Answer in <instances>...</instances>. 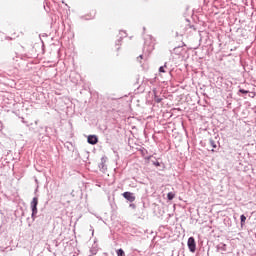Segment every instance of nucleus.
<instances>
[{"label":"nucleus","instance_id":"39448f33","mask_svg":"<svg viewBox=\"0 0 256 256\" xmlns=\"http://www.w3.org/2000/svg\"><path fill=\"white\" fill-rule=\"evenodd\" d=\"M167 198H168L169 201H173V199H175V193L169 192L167 194Z\"/></svg>","mask_w":256,"mask_h":256},{"label":"nucleus","instance_id":"20e7f679","mask_svg":"<svg viewBox=\"0 0 256 256\" xmlns=\"http://www.w3.org/2000/svg\"><path fill=\"white\" fill-rule=\"evenodd\" d=\"M88 143L90 145H97V143H99V138H97L95 135H90L88 136Z\"/></svg>","mask_w":256,"mask_h":256},{"label":"nucleus","instance_id":"1a4fd4ad","mask_svg":"<svg viewBox=\"0 0 256 256\" xmlns=\"http://www.w3.org/2000/svg\"><path fill=\"white\" fill-rule=\"evenodd\" d=\"M239 93H243L244 95H247V93H249V91L245 90V89H240Z\"/></svg>","mask_w":256,"mask_h":256},{"label":"nucleus","instance_id":"9b49d317","mask_svg":"<svg viewBox=\"0 0 256 256\" xmlns=\"http://www.w3.org/2000/svg\"><path fill=\"white\" fill-rule=\"evenodd\" d=\"M159 72H160V73H165V68H164L163 66L160 67V68H159Z\"/></svg>","mask_w":256,"mask_h":256},{"label":"nucleus","instance_id":"9d476101","mask_svg":"<svg viewBox=\"0 0 256 256\" xmlns=\"http://www.w3.org/2000/svg\"><path fill=\"white\" fill-rule=\"evenodd\" d=\"M153 165H155V167H161V164L159 163V161L154 162Z\"/></svg>","mask_w":256,"mask_h":256},{"label":"nucleus","instance_id":"f257e3e1","mask_svg":"<svg viewBox=\"0 0 256 256\" xmlns=\"http://www.w3.org/2000/svg\"><path fill=\"white\" fill-rule=\"evenodd\" d=\"M188 249L189 251H191V253H195L196 249H197V244L195 243V238L190 237L188 239Z\"/></svg>","mask_w":256,"mask_h":256},{"label":"nucleus","instance_id":"7ed1b4c3","mask_svg":"<svg viewBox=\"0 0 256 256\" xmlns=\"http://www.w3.org/2000/svg\"><path fill=\"white\" fill-rule=\"evenodd\" d=\"M124 199H127V201H130V203H133L135 201V195L131 192H124L123 194Z\"/></svg>","mask_w":256,"mask_h":256},{"label":"nucleus","instance_id":"ddd939ff","mask_svg":"<svg viewBox=\"0 0 256 256\" xmlns=\"http://www.w3.org/2000/svg\"><path fill=\"white\" fill-rule=\"evenodd\" d=\"M139 58H140V59H143V55H140Z\"/></svg>","mask_w":256,"mask_h":256},{"label":"nucleus","instance_id":"f03ea898","mask_svg":"<svg viewBox=\"0 0 256 256\" xmlns=\"http://www.w3.org/2000/svg\"><path fill=\"white\" fill-rule=\"evenodd\" d=\"M37 205H39V199L37 197H34L32 202H31L32 217L34 215H37Z\"/></svg>","mask_w":256,"mask_h":256},{"label":"nucleus","instance_id":"4468645a","mask_svg":"<svg viewBox=\"0 0 256 256\" xmlns=\"http://www.w3.org/2000/svg\"><path fill=\"white\" fill-rule=\"evenodd\" d=\"M120 47H117V50L119 51Z\"/></svg>","mask_w":256,"mask_h":256},{"label":"nucleus","instance_id":"f8f14e48","mask_svg":"<svg viewBox=\"0 0 256 256\" xmlns=\"http://www.w3.org/2000/svg\"><path fill=\"white\" fill-rule=\"evenodd\" d=\"M156 103H161V99L157 98L155 99Z\"/></svg>","mask_w":256,"mask_h":256},{"label":"nucleus","instance_id":"6e6552de","mask_svg":"<svg viewBox=\"0 0 256 256\" xmlns=\"http://www.w3.org/2000/svg\"><path fill=\"white\" fill-rule=\"evenodd\" d=\"M210 145L213 147V149H217V144H215V141L210 140Z\"/></svg>","mask_w":256,"mask_h":256},{"label":"nucleus","instance_id":"423d86ee","mask_svg":"<svg viewBox=\"0 0 256 256\" xmlns=\"http://www.w3.org/2000/svg\"><path fill=\"white\" fill-rule=\"evenodd\" d=\"M240 221H241V227H243V225H245V221H247V217L242 214L240 216Z\"/></svg>","mask_w":256,"mask_h":256},{"label":"nucleus","instance_id":"0eeeda50","mask_svg":"<svg viewBox=\"0 0 256 256\" xmlns=\"http://www.w3.org/2000/svg\"><path fill=\"white\" fill-rule=\"evenodd\" d=\"M116 253L117 256H125V251H123V249H118Z\"/></svg>","mask_w":256,"mask_h":256}]
</instances>
